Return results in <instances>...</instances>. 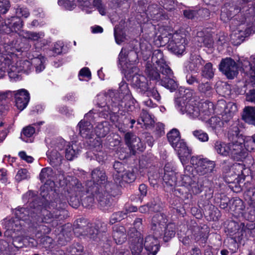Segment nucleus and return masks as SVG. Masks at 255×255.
I'll use <instances>...</instances> for the list:
<instances>
[{"instance_id": "680f3d73", "label": "nucleus", "mask_w": 255, "mask_h": 255, "mask_svg": "<svg viewBox=\"0 0 255 255\" xmlns=\"http://www.w3.org/2000/svg\"><path fill=\"white\" fill-rule=\"evenodd\" d=\"M201 187V185H200L196 181H193L187 188L194 194H198L202 191Z\"/></svg>"}, {"instance_id": "3c124183", "label": "nucleus", "mask_w": 255, "mask_h": 255, "mask_svg": "<svg viewBox=\"0 0 255 255\" xmlns=\"http://www.w3.org/2000/svg\"><path fill=\"white\" fill-rule=\"evenodd\" d=\"M244 199L252 203L255 204V187H250L244 193Z\"/></svg>"}, {"instance_id": "9d476101", "label": "nucleus", "mask_w": 255, "mask_h": 255, "mask_svg": "<svg viewBox=\"0 0 255 255\" xmlns=\"http://www.w3.org/2000/svg\"><path fill=\"white\" fill-rule=\"evenodd\" d=\"M92 179L86 183V186L88 187V191H91L93 194L95 192V188H102V187L107 186L109 185L112 187V184L107 182V178L105 172L99 168L94 169L91 172Z\"/></svg>"}, {"instance_id": "ea45409f", "label": "nucleus", "mask_w": 255, "mask_h": 255, "mask_svg": "<svg viewBox=\"0 0 255 255\" xmlns=\"http://www.w3.org/2000/svg\"><path fill=\"white\" fill-rule=\"evenodd\" d=\"M32 65L35 68L36 72L39 73L45 69V63L46 59L42 55L31 59Z\"/></svg>"}, {"instance_id": "8fccbe9b", "label": "nucleus", "mask_w": 255, "mask_h": 255, "mask_svg": "<svg viewBox=\"0 0 255 255\" xmlns=\"http://www.w3.org/2000/svg\"><path fill=\"white\" fill-rule=\"evenodd\" d=\"M214 70L212 63H207L202 69V75L206 78L211 79L214 75Z\"/></svg>"}, {"instance_id": "4c0bfd02", "label": "nucleus", "mask_w": 255, "mask_h": 255, "mask_svg": "<svg viewBox=\"0 0 255 255\" xmlns=\"http://www.w3.org/2000/svg\"><path fill=\"white\" fill-rule=\"evenodd\" d=\"M35 128L28 126L24 128L21 133V139L26 142H32L33 141L32 136L35 133Z\"/></svg>"}, {"instance_id": "473e14b6", "label": "nucleus", "mask_w": 255, "mask_h": 255, "mask_svg": "<svg viewBox=\"0 0 255 255\" xmlns=\"http://www.w3.org/2000/svg\"><path fill=\"white\" fill-rule=\"evenodd\" d=\"M3 226L7 231L13 232L20 231L22 227L24 226L19 220L14 218L5 219L4 221Z\"/></svg>"}, {"instance_id": "a878e982", "label": "nucleus", "mask_w": 255, "mask_h": 255, "mask_svg": "<svg viewBox=\"0 0 255 255\" xmlns=\"http://www.w3.org/2000/svg\"><path fill=\"white\" fill-rule=\"evenodd\" d=\"M110 131L109 124L107 122L99 123L95 128V132L96 135L98 137L97 139L95 138L97 142V150H100L102 148V145L100 141V137H105Z\"/></svg>"}, {"instance_id": "a19ab883", "label": "nucleus", "mask_w": 255, "mask_h": 255, "mask_svg": "<svg viewBox=\"0 0 255 255\" xmlns=\"http://www.w3.org/2000/svg\"><path fill=\"white\" fill-rule=\"evenodd\" d=\"M242 230L241 231L242 236L245 234L247 237H255V224L252 222L247 223L245 226V224H243Z\"/></svg>"}, {"instance_id": "423d86ee", "label": "nucleus", "mask_w": 255, "mask_h": 255, "mask_svg": "<svg viewBox=\"0 0 255 255\" xmlns=\"http://www.w3.org/2000/svg\"><path fill=\"white\" fill-rule=\"evenodd\" d=\"M158 71L168 75L171 74V69L164 60L162 52L159 49L153 51L151 62L148 60L146 62L145 73L150 80L157 81L160 78Z\"/></svg>"}, {"instance_id": "a211bd4d", "label": "nucleus", "mask_w": 255, "mask_h": 255, "mask_svg": "<svg viewBox=\"0 0 255 255\" xmlns=\"http://www.w3.org/2000/svg\"><path fill=\"white\" fill-rule=\"evenodd\" d=\"M23 26L21 19L12 17L5 20L0 22V33H9L11 32H17Z\"/></svg>"}, {"instance_id": "c9c22d12", "label": "nucleus", "mask_w": 255, "mask_h": 255, "mask_svg": "<svg viewBox=\"0 0 255 255\" xmlns=\"http://www.w3.org/2000/svg\"><path fill=\"white\" fill-rule=\"evenodd\" d=\"M113 238L117 244H122L126 240L125 229L124 227H115L113 231Z\"/></svg>"}, {"instance_id": "052dcab7", "label": "nucleus", "mask_w": 255, "mask_h": 255, "mask_svg": "<svg viewBox=\"0 0 255 255\" xmlns=\"http://www.w3.org/2000/svg\"><path fill=\"white\" fill-rule=\"evenodd\" d=\"M242 118L246 123L255 126V113H245Z\"/></svg>"}, {"instance_id": "0e129e2a", "label": "nucleus", "mask_w": 255, "mask_h": 255, "mask_svg": "<svg viewBox=\"0 0 255 255\" xmlns=\"http://www.w3.org/2000/svg\"><path fill=\"white\" fill-rule=\"evenodd\" d=\"M58 4L63 5L68 10H72L76 5L74 0H59Z\"/></svg>"}, {"instance_id": "a18cd8bd", "label": "nucleus", "mask_w": 255, "mask_h": 255, "mask_svg": "<svg viewBox=\"0 0 255 255\" xmlns=\"http://www.w3.org/2000/svg\"><path fill=\"white\" fill-rule=\"evenodd\" d=\"M186 116L191 120L202 122L206 121L209 118V115L207 113H186Z\"/></svg>"}, {"instance_id": "1a4fd4ad", "label": "nucleus", "mask_w": 255, "mask_h": 255, "mask_svg": "<svg viewBox=\"0 0 255 255\" xmlns=\"http://www.w3.org/2000/svg\"><path fill=\"white\" fill-rule=\"evenodd\" d=\"M190 163L196 173L200 176H209L213 172L215 167L214 161L204 158L202 155L192 156Z\"/></svg>"}, {"instance_id": "bb28decb", "label": "nucleus", "mask_w": 255, "mask_h": 255, "mask_svg": "<svg viewBox=\"0 0 255 255\" xmlns=\"http://www.w3.org/2000/svg\"><path fill=\"white\" fill-rule=\"evenodd\" d=\"M161 230V235H155L156 238L162 239L165 242L169 241L175 236L176 226L173 223H169Z\"/></svg>"}, {"instance_id": "6e6d98bb", "label": "nucleus", "mask_w": 255, "mask_h": 255, "mask_svg": "<svg viewBox=\"0 0 255 255\" xmlns=\"http://www.w3.org/2000/svg\"><path fill=\"white\" fill-rule=\"evenodd\" d=\"M193 135L202 142L207 141L209 139L208 134L202 130H196L193 131Z\"/></svg>"}, {"instance_id": "338daca9", "label": "nucleus", "mask_w": 255, "mask_h": 255, "mask_svg": "<svg viewBox=\"0 0 255 255\" xmlns=\"http://www.w3.org/2000/svg\"><path fill=\"white\" fill-rule=\"evenodd\" d=\"M9 6L8 0H0V14L5 13Z\"/></svg>"}, {"instance_id": "4d7b16f0", "label": "nucleus", "mask_w": 255, "mask_h": 255, "mask_svg": "<svg viewBox=\"0 0 255 255\" xmlns=\"http://www.w3.org/2000/svg\"><path fill=\"white\" fill-rule=\"evenodd\" d=\"M140 49L143 59L145 61L147 60L151 53L150 46H144V43H141L140 44Z\"/></svg>"}, {"instance_id": "72a5a7b5", "label": "nucleus", "mask_w": 255, "mask_h": 255, "mask_svg": "<svg viewBox=\"0 0 255 255\" xmlns=\"http://www.w3.org/2000/svg\"><path fill=\"white\" fill-rule=\"evenodd\" d=\"M80 149L78 147L76 143H72L71 144L67 143L64 147V151L66 158L69 160H72L79 153Z\"/></svg>"}, {"instance_id": "58836bf2", "label": "nucleus", "mask_w": 255, "mask_h": 255, "mask_svg": "<svg viewBox=\"0 0 255 255\" xmlns=\"http://www.w3.org/2000/svg\"><path fill=\"white\" fill-rule=\"evenodd\" d=\"M142 123H143L146 129H150L154 124V121L152 115L149 114V113H142L140 119L138 121V123L141 124Z\"/></svg>"}, {"instance_id": "603ef678", "label": "nucleus", "mask_w": 255, "mask_h": 255, "mask_svg": "<svg viewBox=\"0 0 255 255\" xmlns=\"http://www.w3.org/2000/svg\"><path fill=\"white\" fill-rule=\"evenodd\" d=\"M114 36L116 42L118 44H120L125 39L122 28L119 25H116L114 28Z\"/></svg>"}, {"instance_id": "5fc2aeb1", "label": "nucleus", "mask_w": 255, "mask_h": 255, "mask_svg": "<svg viewBox=\"0 0 255 255\" xmlns=\"http://www.w3.org/2000/svg\"><path fill=\"white\" fill-rule=\"evenodd\" d=\"M197 36L200 38L198 41L203 42L205 45L210 46L212 43V39L208 35H205V32L203 31L197 32Z\"/></svg>"}, {"instance_id": "7ed1b4c3", "label": "nucleus", "mask_w": 255, "mask_h": 255, "mask_svg": "<svg viewBox=\"0 0 255 255\" xmlns=\"http://www.w3.org/2000/svg\"><path fill=\"white\" fill-rule=\"evenodd\" d=\"M17 57L13 53H0V79L6 72L11 78H15L20 72L28 73L32 68L31 60H22L17 65Z\"/></svg>"}, {"instance_id": "2eb2a0df", "label": "nucleus", "mask_w": 255, "mask_h": 255, "mask_svg": "<svg viewBox=\"0 0 255 255\" xmlns=\"http://www.w3.org/2000/svg\"><path fill=\"white\" fill-rule=\"evenodd\" d=\"M74 233L77 237L86 236L91 239H95L99 233L97 228L94 227L92 224H87L85 219H78L74 225Z\"/></svg>"}, {"instance_id": "9b49d317", "label": "nucleus", "mask_w": 255, "mask_h": 255, "mask_svg": "<svg viewBox=\"0 0 255 255\" xmlns=\"http://www.w3.org/2000/svg\"><path fill=\"white\" fill-rule=\"evenodd\" d=\"M214 148L218 154L223 156H231L235 160H239V144L237 141L227 144L217 141L215 143Z\"/></svg>"}, {"instance_id": "aec40b11", "label": "nucleus", "mask_w": 255, "mask_h": 255, "mask_svg": "<svg viewBox=\"0 0 255 255\" xmlns=\"http://www.w3.org/2000/svg\"><path fill=\"white\" fill-rule=\"evenodd\" d=\"M125 139L132 154H134L137 151H142L143 150L144 146L140 139L132 133H126Z\"/></svg>"}, {"instance_id": "de8ad7c7", "label": "nucleus", "mask_w": 255, "mask_h": 255, "mask_svg": "<svg viewBox=\"0 0 255 255\" xmlns=\"http://www.w3.org/2000/svg\"><path fill=\"white\" fill-rule=\"evenodd\" d=\"M142 239H137V241L135 240L134 243H132L130 245L131 252L132 255H140L142 250Z\"/></svg>"}, {"instance_id": "c85d7f7f", "label": "nucleus", "mask_w": 255, "mask_h": 255, "mask_svg": "<svg viewBox=\"0 0 255 255\" xmlns=\"http://www.w3.org/2000/svg\"><path fill=\"white\" fill-rule=\"evenodd\" d=\"M79 132L84 138L92 139L93 138V126L89 122L81 120L78 125Z\"/></svg>"}, {"instance_id": "49530a36", "label": "nucleus", "mask_w": 255, "mask_h": 255, "mask_svg": "<svg viewBox=\"0 0 255 255\" xmlns=\"http://www.w3.org/2000/svg\"><path fill=\"white\" fill-rule=\"evenodd\" d=\"M150 129L156 138L160 137L165 133L164 125L161 123L154 124Z\"/></svg>"}, {"instance_id": "69168bd1", "label": "nucleus", "mask_w": 255, "mask_h": 255, "mask_svg": "<svg viewBox=\"0 0 255 255\" xmlns=\"http://www.w3.org/2000/svg\"><path fill=\"white\" fill-rule=\"evenodd\" d=\"M15 12L17 16L15 17H17L18 19V17H20L27 18L29 15V13L27 9L22 7H18L16 9ZM19 19H20L19 18Z\"/></svg>"}, {"instance_id": "4be33fe9", "label": "nucleus", "mask_w": 255, "mask_h": 255, "mask_svg": "<svg viewBox=\"0 0 255 255\" xmlns=\"http://www.w3.org/2000/svg\"><path fill=\"white\" fill-rule=\"evenodd\" d=\"M168 219L166 216L162 213H156L151 220V229L155 235H161V230L167 225Z\"/></svg>"}, {"instance_id": "f3484780", "label": "nucleus", "mask_w": 255, "mask_h": 255, "mask_svg": "<svg viewBox=\"0 0 255 255\" xmlns=\"http://www.w3.org/2000/svg\"><path fill=\"white\" fill-rule=\"evenodd\" d=\"M238 69L237 64L231 58H226L223 59L219 65L220 70L229 79H233L237 76Z\"/></svg>"}, {"instance_id": "e2e57ef3", "label": "nucleus", "mask_w": 255, "mask_h": 255, "mask_svg": "<svg viewBox=\"0 0 255 255\" xmlns=\"http://www.w3.org/2000/svg\"><path fill=\"white\" fill-rule=\"evenodd\" d=\"M255 31V25H252L251 26H249L246 28L245 31H243L242 30H240V40L242 42L244 41V39H242V37H247L249 36L252 33H254Z\"/></svg>"}, {"instance_id": "bf43d9fd", "label": "nucleus", "mask_w": 255, "mask_h": 255, "mask_svg": "<svg viewBox=\"0 0 255 255\" xmlns=\"http://www.w3.org/2000/svg\"><path fill=\"white\" fill-rule=\"evenodd\" d=\"M178 181L180 182V184H178V185L185 186L188 188L192 182L193 180L189 175L186 174L180 176V180H178Z\"/></svg>"}, {"instance_id": "f704fd0d", "label": "nucleus", "mask_w": 255, "mask_h": 255, "mask_svg": "<svg viewBox=\"0 0 255 255\" xmlns=\"http://www.w3.org/2000/svg\"><path fill=\"white\" fill-rule=\"evenodd\" d=\"M13 245L16 248H21L26 245L31 247H34L37 246V242L33 238L28 237H24L22 240L17 237L13 239Z\"/></svg>"}, {"instance_id": "b1692460", "label": "nucleus", "mask_w": 255, "mask_h": 255, "mask_svg": "<svg viewBox=\"0 0 255 255\" xmlns=\"http://www.w3.org/2000/svg\"><path fill=\"white\" fill-rule=\"evenodd\" d=\"M204 63V60L197 53H191L189 60L185 63V66L191 71L198 73Z\"/></svg>"}, {"instance_id": "dca6fc26", "label": "nucleus", "mask_w": 255, "mask_h": 255, "mask_svg": "<svg viewBox=\"0 0 255 255\" xmlns=\"http://www.w3.org/2000/svg\"><path fill=\"white\" fill-rule=\"evenodd\" d=\"M66 141L63 139H60L57 142L54 147L49 149L47 152V155L51 165L54 166L61 163L63 154L64 153V147Z\"/></svg>"}, {"instance_id": "5701e85b", "label": "nucleus", "mask_w": 255, "mask_h": 255, "mask_svg": "<svg viewBox=\"0 0 255 255\" xmlns=\"http://www.w3.org/2000/svg\"><path fill=\"white\" fill-rule=\"evenodd\" d=\"M15 106L20 110H23L27 106L30 100V95L28 92L21 89L14 92Z\"/></svg>"}, {"instance_id": "0eeeda50", "label": "nucleus", "mask_w": 255, "mask_h": 255, "mask_svg": "<svg viewBox=\"0 0 255 255\" xmlns=\"http://www.w3.org/2000/svg\"><path fill=\"white\" fill-rule=\"evenodd\" d=\"M251 61L247 58H240V71L245 76L244 86L249 89L246 94V100L255 103V54L251 56Z\"/></svg>"}, {"instance_id": "864d4df0", "label": "nucleus", "mask_w": 255, "mask_h": 255, "mask_svg": "<svg viewBox=\"0 0 255 255\" xmlns=\"http://www.w3.org/2000/svg\"><path fill=\"white\" fill-rule=\"evenodd\" d=\"M30 178V173L26 169H19L15 175V180L20 182L23 180L27 179Z\"/></svg>"}, {"instance_id": "412c9836", "label": "nucleus", "mask_w": 255, "mask_h": 255, "mask_svg": "<svg viewBox=\"0 0 255 255\" xmlns=\"http://www.w3.org/2000/svg\"><path fill=\"white\" fill-rule=\"evenodd\" d=\"M244 147L246 151L243 149V155L240 153V161H242L244 158L246 160H252V157L249 156L248 153L247 151H251L253 150L255 146V142L254 141L253 137L251 136H245L242 134H240V148Z\"/></svg>"}, {"instance_id": "20e7f679", "label": "nucleus", "mask_w": 255, "mask_h": 255, "mask_svg": "<svg viewBox=\"0 0 255 255\" xmlns=\"http://www.w3.org/2000/svg\"><path fill=\"white\" fill-rule=\"evenodd\" d=\"M86 187H83L81 183L76 179L72 180L67 187L66 191H64V193L61 194L59 198L61 200V203H59V206L58 208L54 209V207H52L53 211L55 210H63L65 211L64 213H62L63 218L60 220H63L65 217V214L67 212L63 208L64 207L66 202H68L69 204L73 207L74 208H77L80 203V201L83 196L85 195L86 193H88L90 191H88L87 189L88 187L85 185ZM52 203L51 204H52ZM54 204L55 203H53ZM55 207V206H54Z\"/></svg>"}, {"instance_id": "79ce46f5", "label": "nucleus", "mask_w": 255, "mask_h": 255, "mask_svg": "<svg viewBox=\"0 0 255 255\" xmlns=\"http://www.w3.org/2000/svg\"><path fill=\"white\" fill-rule=\"evenodd\" d=\"M213 129L219 130L223 126V122L219 117H212L205 121Z\"/></svg>"}, {"instance_id": "c756f323", "label": "nucleus", "mask_w": 255, "mask_h": 255, "mask_svg": "<svg viewBox=\"0 0 255 255\" xmlns=\"http://www.w3.org/2000/svg\"><path fill=\"white\" fill-rule=\"evenodd\" d=\"M172 35L169 33L164 28L160 27L158 31L155 34L154 39L156 41H159V43H157V44H159L160 46L164 45L166 43L169 44L172 39Z\"/></svg>"}, {"instance_id": "f257e3e1", "label": "nucleus", "mask_w": 255, "mask_h": 255, "mask_svg": "<svg viewBox=\"0 0 255 255\" xmlns=\"http://www.w3.org/2000/svg\"><path fill=\"white\" fill-rule=\"evenodd\" d=\"M54 206V204L52 203L48 207L50 211L45 208L41 209V217L37 215L39 208H34V210L30 211L26 208L18 207L14 210L13 213L15 218L19 220L24 225V224L34 225V224L42 222L51 224L52 227H56L58 225V222L63 218L62 213H64L65 211L63 210L53 211L52 207Z\"/></svg>"}, {"instance_id": "cd10ccee", "label": "nucleus", "mask_w": 255, "mask_h": 255, "mask_svg": "<svg viewBox=\"0 0 255 255\" xmlns=\"http://www.w3.org/2000/svg\"><path fill=\"white\" fill-rule=\"evenodd\" d=\"M23 36L24 38L29 40L37 42V43H40L39 45L36 46L38 48H41L45 45L46 41L43 39L45 34L43 32H32L26 31L23 32Z\"/></svg>"}, {"instance_id": "37998d69", "label": "nucleus", "mask_w": 255, "mask_h": 255, "mask_svg": "<svg viewBox=\"0 0 255 255\" xmlns=\"http://www.w3.org/2000/svg\"><path fill=\"white\" fill-rule=\"evenodd\" d=\"M198 90L200 93L206 97L211 96L213 92V89L209 82L199 84Z\"/></svg>"}, {"instance_id": "6e6552de", "label": "nucleus", "mask_w": 255, "mask_h": 255, "mask_svg": "<svg viewBox=\"0 0 255 255\" xmlns=\"http://www.w3.org/2000/svg\"><path fill=\"white\" fill-rule=\"evenodd\" d=\"M167 137L170 145L177 151L182 164H186L192 153V150L187 146L183 139H181L179 131L177 129L173 128L167 133Z\"/></svg>"}, {"instance_id": "ddd939ff", "label": "nucleus", "mask_w": 255, "mask_h": 255, "mask_svg": "<svg viewBox=\"0 0 255 255\" xmlns=\"http://www.w3.org/2000/svg\"><path fill=\"white\" fill-rule=\"evenodd\" d=\"M102 187L99 190L97 188H95L96 190H94L95 192L93 195H96L101 209L104 211H108L113 207L112 197L109 194L112 187H110L109 185Z\"/></svg>"}, {"instance_id": "09e8293b", "label": "nucleus", "mask_w": 255, "mask_h": 255, "mask_svg": "<svg viewBox=\"0 0 255 255\" xmlns=\"http://www.w3.org/2000/svg\"><path fill=\"white\" fill-rule=\"evenodd\" d=\"M135 179V176L133 172L125 170V172L120 176L119 181H117L116 182L120 183L121 181H124L127 183H130L133 182Z\"/></svg>"}, {"instance_id": "2f4dec72", "label": "nucleus", "mask_w": 255, "mask_h": 255, "mask_svg": "<svg viewBox=\"0 0 255 255\" xmlns=\"http://www.w3.org/2000/svg\"><path fill=\"white\" fill-rule=\"evenodd\" d=\"M162 74L165 75V77L161 81H159L160 84L162 86L170 90L171 92L175 90L177 88V84L175 81L172 71H171V75H168L167 74Z\"/></svg>"}, {"instance_id": "f8f14e48", "label": "nucleus", "mask_w": 255, "mask_h": 255, "mask_svg": "<svg viewBox=\"0 0 255 255\" xmlns=\"http://www.w3.org/2000/svg\"><path fill=\"white\" fill-rule=\"evenodd\" d=\"M194 91L190 89L180 87L176 93L175 107L176 110L180 112H188L187 103L191 99Z\"/></svg>"}, {"instance_id": "393cba45", "label": "nucleus", "mask_w": 255, "mask_h": 255, "mask_svg": "<svg viewBox=\"0 0 255 255\" xmlns=\"http://www.w3.org/2000/svg\"><path fill=\"white\" fill-rule=\"evenodd\" d=\"M155 235L148 236L144 240V246L148 255H155L159 249V242Z\"/></svg>"}, {"instance_id": "13d9d810", "label": "nucleus", "mask_w": 255, "mask_h": 255, "mask_svg": "<svg viewBox=\"0 0 255 255\" xmlns=\"http://www.w3.org/2000/svg\"><path fill=\"white\" fill-rule=\"evenodd\" d=\"M127 213L123 212H118L114 213L111 217L110 223L111 224H114L117 222L120 221L126 216Z\"/></svg>"}, {"instance_id": "f03ea898", "label": "nucleus", "mask_w": 255, "mask_h": 255, "mask_svg": "<svg viewBox=\"0 0 255 255\" xmlns=\"http://www.w3.org/2000/svg\"><path fill=\"white\" fill-rule=\"evenodd\" d=\"M119 64L125 71L127 78L131 81L133 88L138 92L146 94L147 97H152L157 101H159L160 96L156 89L148 87L147 80L142 75L140 74L139 70L133 64L127 62L126 53L122 48L119 55Z\"/></svg>"}, {"instance_id": "39448f33", "label": "nucleus", "mask_w": 255, "mask_h": 255, "mask_svg": "<svg viewBox=\"0 0 255 255\" xmlns=\"http://www.w3.org/2000/svg\"><path fill=\"white\" fill-rule=\"evenodd\" d=\"M115 96V91H104L96 96L94 102L97 107L102 109V112H133L134 110V106H128L127 104H125V109H123L122 104L117 103L114 99Z\"/></svg>"}, {"instance_id": "4468645a", "label": "nucleus", "mask_w": 255, "mask_h": 255, "mask_svg": "<svg viewBox=\"0 0 255 255\" xmlns=\"http://www.w3.org/2000/svg\"><path fill=\"white\" fill-rule=\"evenodd\" d=\"M114 99L117 103L123 105V109H125V104H127L128 106L131 105L135 107L134 100L129 89L128 84L125 81H122L119 84V93L115 92ZM135 110V107H134V110L133 112Z\"/></svg>"}, {"instance_id": "6ab92c4d", "label": "nucleus", "mask_w": 255, "mask_h": 255, "mask_svg": "<svg viewBox=\"0 0 255 255\" xmlns=\"http://www.w3.org/2000/svg\"><path fill=\"white\" fill-rule=\"evenodd\" d=\"M187 44L185 38L180 33H175L168 44V48L176 54H182Z\"/></svg>"}, {"instance_id": "774afa93", "label": "nucleus", "mask_w": 255, "mask_h": 255, "mask_svg": "<svg viewBox=\"0 0 255 255\" xmlns=\"http://www.w3.org/2000/svg\"><path fill=\"white\" fill-rule=\"evenodd\" d=\"M78 76L79 80L81 81L83 80L81 78V77H86L90 79L91 78V73L88 68L84 67L82 69H81L79 71Z\"/></svg>"}, {"instance_id": "7c9ffc66", "label": "nucleus", "mask_w": 255, "mask_h": 255, "mask_svg": "<svg viewBox=\"0 0 255 255\" xmlns=\"http://www.w3.org/2000/svg\"><path fill=\"white\" fill-rule=\"evenodd\" d=\"M54 172L50 167L43 168L39 175V178L41 181L44 183L45 185H49L52 186L54 184L53 179L54 178Z\"/></svg>"}, {"instance_id": "c03bdc74", "label": "nucleus", "mask_w": 255, "mask_h": 255, "mask_svg": "<svg viewBox=\"0 0 255 255\" xmlns=\"http://www.w3.org/2000/svg\"><path fill=\"white\" fill-rule=\"evenodd\" d=\"M113 167L115 170L114 172L113 177L116 182L117 181H119L120 176H121L122 174L125 172V169L123 164L119 161L115 162Z\"/></svg>"}, {"instance_id": "e433bc0d", "label": "nucleus", "mask_w": 255, "mask_h": 255, "mask_svg": "<svg viewBox=\"0 0 255 255\" xmlns=\"http://www.w3.org/2000/svg\"><path fill=\"white\" fill-rule=\"evenodd\" d=\"M179 175L175 173L174 172H166L164 173L163 177L164 182L167 185L170 186H173L178 184H180L178 181V177Z\"/></svg>"}]
</instances>
